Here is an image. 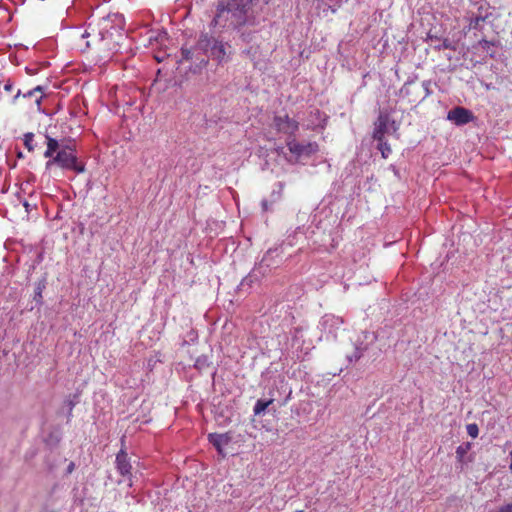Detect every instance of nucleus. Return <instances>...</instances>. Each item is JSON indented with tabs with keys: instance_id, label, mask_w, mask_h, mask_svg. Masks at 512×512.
Segmentation results:
<instances>
[{
	"instance_id": "f257e3e1",
	"label": "nucleus",
	"mask_w": 512,
	"mask_h": 512,
	"mask_svg": "<svg viewBox=\"0 0 512 512\" xmlns=\"http://www.w3.org/2000/svg\"><path fill=\"white\" fill-rule=\"evenodd\" d=\"M47 148L44 157L49 158L45 164L47 171H52L55 166L61 169L72 170L82 173L85 170L84 164L78 162L76 151L69 145H60L58 140L46 135Z\"/></svg>"
},
{
	"instance_id": "f03ea898",
	"label": "nucleus",
	"mask_w": 512,
	"mask_h": 512,
	"mask_svg": "<svg viewBox=\"0 0 512 512\" xmlns=\"http://www.w3.org/2000/svg\"><path fill=\"white\" fill-rule=\"evenodd\" d=\"M249 3L239 2L238 0L220 1L217 5L216 14L213 22L215 25L225 26L230 22L234 27H241L246 24H253L254 17L249 14Z\"/></svg>"
},
{
	"instance_id": "7ed1b4c3",
	"label": "nucleus",
	"mask_w": 512,
	"mask_h": 512,
	"mask_svg": "<svg viewBox=\"0 0 512 512\" xmlns=\"http://www.w3.org/2000/svg\"><path fill=\"white\" fill-rule=\"evenodd\" d=\"M95 40H98L104 49L114 50L118 46V40L122 37V28L114 24V19L110 16L102 18L97 24V28L89 25Z\"/></svg>"
},
{
	"instance_id": "20e7f679",
	"label": "nucleus",
	"mask_w": 512,
	"mask_h": 512,
	"mask_svg": "<svg viewBox=\"0 0 512 512\" xmlns=\"http://www.w3.org/2000/svg\"><path fill=\"white\" fill-rule=\"evenodd\" d=\"M199 46L205 50L206 53L209 52L210 56L219 64L227 62L229 59L226 44L213 37H209L208 35L201 36Z\"/></svg>"
},
{
	"instance_id": "39448f33",
	"label": "nucleus",
	"mask_w": 512,
	"mask_h": 512,
	"mask_svg": "<svg viewBox=\"0 0 512 512\" xmlns=\"http://www.w3.org/2000/svg\"><path fill=\"white\" fill-rule=\"evenodd\" d=\"M286 146L290 153L295 155L297 158L302 156L309 157L318 151V145L315 142L300 143L295 137L288 138Z\"/></svg>"
},
{
	"instance_id": "423d86ee",
	"label": "nucleus",
	"mask_w": 512,
	"mask_h": 512,
	"mask_svg": "<svg viewBox=\"0 0 512 512\" xmlns=\"http://www.w3.org/2000/svg\"><path fill=\"white\" fill-rule=\"evenodd\" d=\"M273 124L278 132L289 135V138L294 137L299 129V123L289 115H276L273 118Z\"/></svg>"
},
{
	"instance_id": "0eeeda50",
	"label": "nucleus",
	"mask_w": 512,
	"mask_h": 512,
	"mask_svg": "<svg viewBox=\"0 0 512 512\" xmlns=\"http://www.w3.org/2000/svg\"><path fill=\"white\" fill-rule=\"evenodd\" d=\"M447 119L455 125L461 126L473 121L474 115L464 107H455L448 112Z\"/></svg>"
},
{
	"instance_id": "6e6552de",
	"label": "nucleus",
	"mask_w": 512,
	"mask_h": 512,
	"mask_svg": "<svg viewBox=\"0 0 512 512\" xmlns=\"http://www.w3.org/2000/svg\"><path fill=\"white\" fill-rule=\"evenodd\" d=\"M116 468L121 476L131 480V469L128 454L124 449H121L116 455Z\"/></svg>"
},
{
	"instance_id": "1a4fd4ad",
	"label": "nucleus",
	"mask_w": 512,
	"mask_h": 512,
	"mask_svg": "<svg viewBox=\"0 0 512 512\" xmlns=\"http://www.w3.org/2000/svg\"><path fill=\"white\" fill-rule=\"evenodd\" d=\"M490 6H480L478 14L475 17L470 18L469 29L479 30L482 28V23L485 22L491 16Z\"/></svg>"
},
{
	"instance_id": "9d476101",
	"label": "nucleus",
	"mask_w": 512,
	"mask_h": 512,
	"mask_svg": "<svg viewBox=\"0 0 512 512\" xmlns=\"http://www.w3.org/2000/svg\"><path fill=\"white\" fill-rule=\"evenodd\" d=\"M389 117L384 114H380L375 122V128L373 132V138L376 141H382L388 127Z\"/></svg>"
},
{
	"instance_id": "9b49d317",
	"label": "nucleus",
	"mask_w": 512,
	"mask_h": 512,
	"mask_svg": "<svg viewBox=\"0 0 512 512\" xmlns=\"http://www.w3.org/2000/svg\"><path fill=\"white\" fill-rule=\"evenodd\" d=\"M209 442L213 444V446L217 449L218 453L221 455H225L223 451V447L228 445L231 441V437L225 434L211 433L208 435Z\"/></svg>"
},
{
	"instance_id": "f8f14e48",
	"label": "nucleus",
	"mask_w": 512,
	"mask_h": 512,
	"mask_svg": "<svg viewBox=\"0 0 512 512\" xmlns=\"http://www.w3.org/2000/svg\"><path fill=\"white\" fill-rule=\"evenodd\" d=\"M37 93H40V95L36 97L35 102H36L37 107L39 109L40 105H41V102H42V99H43V94H44V88L42 86L38 85V86H36L35 88L29 90L26 93H21V96L23 98H29V97L36 96Z\"/></svg>"
},
{
	"instance_id": "ddd939ff",
	"label": "nucleus",
	"mask_w": 512,
	"mask_h": 512,
	"mask_svg": "<svg viewBox=\"0 0 512 512\" xmlns=\"http://www.w3.org/2000/svg\"><path fill=\"white\" fill-rule=\"evenodd\" d=\"M471 449V443L470 442H466V443H463L461 445H459L456 449V458H457V461L460 462L461 464H464L465 463V457L467 455V453L469 452V450Z\"/></svg>"
},
{
	"instance_id": "4468645a",
	"label": "nucleus",
	"mask_w": 512,
	"mask_h": 512,
	"mask_svg": "<svg viewBox=\"0 0 512 512\" xmlns=\"http://www.w3.org/2000/svg\"><path fill=\"white\" fill-rule=\"evenodd\" d=\"M273 399H269V400H263V399H259L256 404L254 405V408H253V412L255 415H260L261 413H263L272 403H273Z\"/></svg>"
},
{
	"instance_id": "2eb2a0df",
	"label": "nucleus",
	"mask_w": 512,
	"mask_h": 512,
	"mask_svg": "<svg viewBox=\"0 0 512 512\" xmlns=\"http://www.w3.org/2000/svg\"><path fill=\"white\" fill-rule=\"evenodd\" d=\"M417 90V87L413 83H405L404 86L401 89V93L408 97L409 102H415L417 100V97L411 98V93L415 92Z\"/></svg>"
},
{
	"instance_id": "dca6fc26",
	"label": "nucleus",
	"mask_w": 512,
	"mask_h": 512,
	"mask_svg": "<svg viewBox=\"0 0 512 512\" xmlns=\"http://www.w3.org/2000/svg\"><path fill=\"white\" fill-rule=\"evenodd\" d=\"M377 142H378V149L381 151L382 157L387 158L389 156V154L391 153L390 145L387 143L385 138H383L382 141H377Z\"/></svg>"
},
{
	"instance_id": "f3484780",
	"label": "nucleus",
	"mask_w": 512,
	"mask_h": 512,
	"mask_svg": "<svg viewBox=\"0 0 512 512\" xmlns=\"http://www.w3.org/2000/svg\"><path fill=\"white\" fill-rule=\"evenodd\" d=\"M243 53L254 63V67H256L258 48L251 46L244 50Z\"/></svg>"
},
{
	"instance_id": "a211bd4d",
	"label": "nucleus",
	"mask_w": 512,
	"mask_h": 512,
	"mask_svg": "<svg viewBox=\"0 0 512 512\" xmlns=\"http://www.w3.org/2000/svg\"><path fill=\"white\" fill-rule=\"evenodd\" d=\"M33 139H34V134L33 133L29 132V133L24 134V139H23L24 140V146L30 152L34 150Z\"/></svg>"
},
{
	"instance_id": "6ab92c4d",
	"label": "nucleus",
	"mask_w": 512,
	"mask_h": 512,
	"mask_svg": "<svg viewBox=\"0 0 512 512\" xmlns=\"http://www.w3.org/2000/svg\"><path fill=\"white\" fill-rule=\"evenodd\" d=\"M466 428H467V433L470 437H472V438L478 437L479 428H478L477 424H475V423L468 424Z\"/></svg>"
},
{
	"instance_id": "aec40b11",
	"label": "nucleus",
	"mask_w": 512,
	"mask_h": 512,
	"mask_svg": "<svg viewBox=\"0 0 512 512\" xmlns=\"http://www.w3.org/2000/svg\"><path fill=\"white\" fill-rule=\"evenodd\" d=\"M479 45L483 48V49H488L490 46H494L495 43L493 41H489V40H486V39H481L479 41Z\"/></svg>"
},
{
	"instance_id": "412c9836",
	"label": "nucleus",
	"mask_w": 512,
	"mask_h": 512,
	"mask_svg": "<svg viewBox=\"0 0 512 512\" xmlns=\"http://www.w3.org/2000/svg\"><path fill=\"white\" fill-rule=\"evenodd\" d=\"M181 55H182V60H190L192 58V52L185 48H182Z\"/></svg>"
},
{
	"instance_id": "4be33fe9",
	"label": "nucleus",
	"mask_w": 512,
	"mask_h": 512,
	"mask_svg": "<svg viewBox=\"0 0 512 512\" xmlns=\"http://www.w3.org/2000/svg\"><path fill=\"white\" fill-rule=\"evenodd\" d=\"M497 512H512V504L504 505Z\"/></svg>"
},
{
	"instance_id": "5701e85b",
	"label": "nucleus",
	"mask_w": 512,
	"mask_h": 512,
	"mask_svg": "<svg viewBox=\"0 0 512 512\" xmlns=\"http://www.w3.org/2000/svg\"><path fill=\"white\" fill-rule=\"evenodd\" d=\"M262 206H263V210H264V211H267V210H268V203H267V201H263V202H262Z\"/></svg>"
},
{
	"instance_id": "b1692460",
	"label": "nucleus",
	"mask_w": 512,
	"mask_h": 512,
	"mask_svg": "<svg viewBox=\"0 0 512 512\" xmlns=\"http://www.w3.org/2000/svg\"><path fill=\"white\" fill-rule=\"evenodd\" d=\"M509 456L511 458V462H510V465H509V469L510 471L512 472V450L509 452Z\"/></svg>"
},
{
	"instance_id": "393cba45",
	"label": "nucleus",
	"mask_w": 512,
	"mask_h": 512,
	"mask_svg": "<svg viewBox=\"0 0 512 512\" xmlns=\"http://www.w3.org/2000/svg\"><path fill=\"white\" fill-rule=\"evenodd\" d=\"M73 468H74V464L70 463V465L68 466V472H72Z\"/></svg>"
},
{
	"instance_id": "a878e982",
	"label": "nucleus",
	"mask_w": 512,
	"mask_h": 512,
	"mask_svg": "<svg viewBox=\"0 0 512 512\" xmlns=\"http://www.w3.org/2000/svg\"><path fill=\"white\" fill-rule=\"evenodd\" d=\"M91 35H93V33H92V32H88V31H86V34H83V37H86V36H88V37H89V36H91Z\"/></svg>"
},
{
	"instance_id": "bb28decb",
	"label": "nucleus",
	"mask_w": 512,
	"mask_h": 512,
	"mask_svg": "<svg viewBox=\"0 0 512 512\" xmlns=\"http://www.w3.org/2000/svg\"><path fill=\"white\" fill-rule=\"evenodd\" d=\"M269 1H270V0H264V2H265L266 4H268V3H269Z\"/></svg>"
},
{
	"instance_id": "cd10ccee",
	"label": "nucleus",
	"mask_w": 512,
	"mask_h": 512,
	"mask_svg": "<svg viewBox=\"0 0 512 512\" xmlns=\"http://www.w3.org/2000/svg\"><path fill=\"white\" fill-rule=\"evenodd\" d=\"M297 512H304V511H303V510H299V511H297Z\"/></svg>"
}]
</instances>
